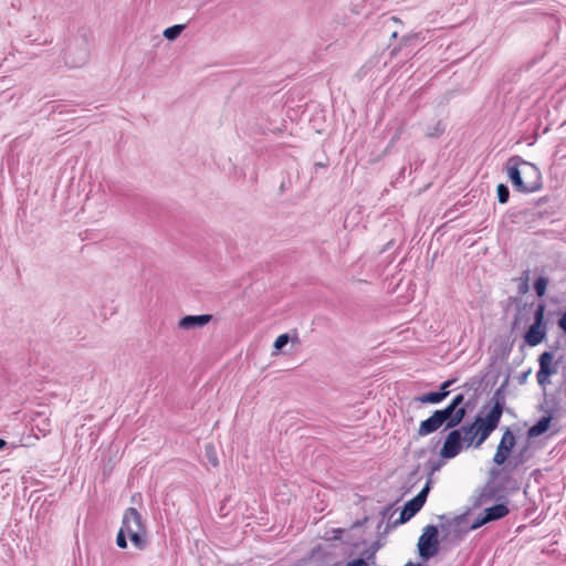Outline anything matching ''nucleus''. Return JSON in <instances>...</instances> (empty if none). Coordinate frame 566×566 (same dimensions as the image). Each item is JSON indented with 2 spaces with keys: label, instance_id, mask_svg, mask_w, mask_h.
Here are the masks:
<instances>
[{
  "label": "nucleus",
  "instance_id": "1",
  "mask_svg": "<svg viewBox=\"0 0 566 566\" xmlns=\"http://www.w3.org/2000/svg\"><path fill=\"white\" fill-rule=\"evenodd\" d=\"M506 171L513 188L518 192L532 193L542 188L539 169L521 157L510 158L506 163Z\"/></svg>",
  "mask_w": 566,
  "mask_h": 566
},
{
  "label": "nucleus",
  "instance_id": "2",
  "mask_svg": "<svg viewBox=\"0 0 566 566\" xmlns=\"http://www.w3.org/2000/svg\"><path fill=\"white\" fill-rule=\"evenodd\" d=\"M127 537L140 551L146 549L148 546L146 522L135 507L125 510L122 526L116 536V545L122 549L127 548Z\"/></svg>",
  "mask_w": 566,
  "mask_h": 566
},
{
  "label": "nucleus",
  "instance_id": "3",
  "mask_svg": "<svg viewBox=\"0 0 566 566\" xmlns=\"http://www.w3.org/2000/svg\"><path fill=\"white\" fill-rule=\"evenodd\" d=\"M470 510H465L462 514L455 515L452 518H448L447 515H439L438 518L441 521L440 528L442 533V539L449 543H458L471 531L478 530L473 527V522L469 524Z\"/></svg>",
  "mask_w": 566,
  "mask_h": 566
},
{
  "label": "nucleus",
  "instance_id": "4",
  "mask_svg": "<svg viewBox=\"0 0 566 566\" xmlns=\"http://www.w3.org/2000/svg\"><path fill=\"white\" fill-rule=\"evenodd\" d=\"M548 319L546 317V303L541 300L533 311V323L523 334L524 343L530 347L542 344L547 337Z\"/></svg>",
  "mask_w": 566,
  "mask_h": 566
},
{
  "label": "nucleus",
  "instance_id": "5",
  "mask_svg": "<svg viewBox=\"0 0 566 566\" xmlns=\"http://www.w3.org/2000/svg\"><path fill=\"white\" fill-rule=\"evenodd\" d=\"M439 527L433 524H428L423 527L422 534L418 538L417 552L420 560L423 563L429 562L431 558L437 556L440 551V538Z\"/></svg>",
  "mask_w": 566,
  "mask_h": 566
},
{
  "label": "nucleus",
  "instance_id": "6",
  "mask_svg": "<svg viewBox=\"0 0 566 566\" xmlns=\"http://www.w3.org/2000/svg\"><path fill=\"white\" fill-rule=\"evenodd\" d=\"M335 552L332 547L324 548L321 545L314 547L308 555L298 559L296 566H338Z\"/></svg>",
  "mask_w": 566,
  "mask_h": 566
},
{
  "label": "nucleus",
  "instance_id": "7",
  "mask_svg": "<svg viewBox=\"0 0 566 566\" xmlns=\"http://www.w3.org/2000/svg\"><path fill=\"white\" fill-rule=\"evenodd\" d=\"M510 500L496 501L495 504L485 507L473 520V527H482L483 525L492 522L500 521L510 514L509 509Z\"/></svg>",
  "mask_w": 566,
  "mask_h": 566
},
{
  "label": "nucleus",
  "instance_id": "8",
  "mask_svg": "<svg viewBox=\"0 0 566 566\" xmlns=\"http://www.w3.org/2000/svg\"><path fill=\"white\" fill-rule=\"evenodd\" d=\"M483 410H481L474 419V424L476 426L478 439L474 443V448H479L482 443L486 441V439L491 436V433L499 427L501 417L493 415L491 412H486L482 416Z\"/></svg>",
  "mask_w": 566,
  "mask_h": 566
},
{
  "label": "nucleus",
  "instance_id": "9",
  "mask_svg": "<svg viewBox=\"0 0 566 566\" xmlns=\"http://www.w3.org/2000/svg\"><path fill=\"white\" fill-rule=\"evenodd\" d=\"M515 444V434L510 428H506L502 434L500 443L497 444L496 452L493 457V462L499 467L504 465L512 457Z\"/></svg>",
  "mask_w": 566,
  "mask_h": 566
},
{
  "label": "nucleus",
  "instance_id": "10",
  "mask_svg": "<svg viewBox=\"0 0 566 566\" xmlns=\"http://www.w3.org/2000/svg\"><path fill=\"white\" fill-rule=\"evenodd\" d=\"M450 431L444 438L443 446L440 450V458L442 460H450L455 458L464 448L463 437L460 436L459 430L449 429Z\"/></svg>",
  "mask_w": 566,
  "mask_h": 566
},
{
  "label": "nucleus",
  "instance_id": "11",
  "mask_svg": "<svg viewBox=\"0 0 566 566\" xmlns=\"http://www.w3.org/2000/svg\"><path fill=\"white\" fill-rule=\"evenodd\" d=\"M490 476L495 482L496 486L500 489V493L502 495H505L506 499H509L510 494L520 490L517 481L505 472V468H503L502 470L497 468H492L490 470Z\"/></svg>",
  "mask_w": 566,
  "mask_h": 566
},
{
  "label": "nucleus",
  "instance_id": "12",
  "mask_svg": "<svg viewBox=\"0 0 566 566\" xmlns=\"http://www.w3.org/2000/svg\"><path fill=\"white\" fill-rule=\"evenodd\" d=\"M562 394L560 389L549 396L545 394V402L539 406L542 411L552 415L555 420L566 416V401H563Z\"/></svg>",
  "mask_w": 566,
  "mask_h": 566
},
{
  "label": "nucleus",
  "instance_id": "13",
  "mask_svg": "<svg viewBox=\"0 0 566 566\" xmlns=\"http://www.w3.org/2000/svg\"><path fill=\"white\" fill-rule=\"evenodd\" d=\"M440 417L441 422L444 424V430L458 428L465 418V407L455 409L451 405H447L442 409L436 410Z\"/></svg>",
  "mask_w": 566,
  "mask_h": 566
},
{
  "label": "nucleus",
  "instance_id": "14",
  "mask_svg": "<svg viewBox=\"0 0 566 566\" xmlns=\"http://www.w3.org/2000/svg\"><path fill=\"white\" fill-rule=\"evenodd\" d=\"M212 319V314L185 315L179 319L178 327L184 331L202 328Z\"/></svg>",
  "mask_w": 566,
  "mask_h": 566
},
{
  "label": "nucleus",
  "instance_id": "15",
  "mask_svg": "<svg viewBox=\"0 0 566 566\" xmlns=\"http://www.w3.org/2000/svg\"><path fill=\"white\" fill-rule=\"evenodd\" d=\"M523 295L518 294L510 296L507 302L510 305L515 306V313L511 323V331L514 332L520 328L522 323H528L530 317L525 318V305H523Z\"/></svg>",
  "mask_w": 566,
  "mask_h": 566
},
{
  "label": "nucleus",
  "instance_id": "16",
  "mask_svg": "<svg viewBox=\"0 0 566 566\" xmlns=\"http://www.w3.org/2000/svg\"><path fill=\"white\" fill-rule=\"evenodd\" d=\"M505 397L506 390L502 388H496L492 398L486 401V403L482 407V410L489 408L488 412L496 415L502 418V415L505 409Z\"/></svg>",
  "mask_w": 566,
  "mask_h": 566
},
{
  "label": "nucleus",
  "instance_id": "17",
  "mask_svg": "<svg viewBox=\"0 0 566 566\" xmlns=\"http://www.w3.org/2000/svg\"><path fill=\"white\" fill-rule=\"evenodd\" d=\"M426 503L422 501V496H413L412 499L408 500L399 515V523H407L410 521L424 505Z\"/></svg>",
  "mask_w": 566,
  "mask_h": 566
},
{
  "label": "nucleus",
  "instance_id": "18",
  "mask_svg": "<svg viewBox=\"0 0 566 566\" xmlns=\"http://www.w3.org/2000/svg\"><path fill=\"white\" fill-rule=\"evenodd\" d=\"M443 424L441 422L440 417L438 412L434 410L430 417L422 420L418 428V436L419 437H426L433 432H436L438 429H440Z\"/></svg>",
  "mask_w": 566,
  "mask_h": 566
},
{
  "label": "nucleus",
  "instance_id": "19",
  "mask_svg": "<svg viewBox=\"0 0 566 566\" xmlns=\"http://www.w3.org/2000/svg\"><path fill=\"white\" fill-rule=\"evenodd\" d=\"M555 420L552 415L545 413L527 430V438L534 439L541 437L546 433L552 424V421Z\"/></svg>",
  "mask_w": 566,
  "mask_h": 566
},
{
  "label": "nucleus",
  "instance_id": "20",
  "mask_svg": "<svg viewBox=\"0 0 566 566\" xmlns=\"http://www.w3.org/2000/svg\"><path fill=\"white\" fill-rule=\"evenodd\" d=\"M513 343L502 342L490 356L489 368H493L499 360L506 361L511 355Z\"/></svg>",
  "mask_w": 566,
  "mask_h": 566
},
{
  "label": "nucleus",
  "instance_id": "21",
  "mask_svg": "<svg viewBox=\"0 0 566 566\" xmlns=\"http://www.w3.org/2000/svg\"><path fill=\"white\" fill-rule=\"evenodd\" d=\"M460 432V436L463 437V443L467 448L474 446L478 433H476V426L474 422L462 424L457 428Z\"/></svg>",
  "mask_w": 566,
  "mask_h": 566
},
{
  "label": "nucleus",
  "instance_id": "22",
  "mask_svg": "<svg viewBox=\"0 0 566 566\" xmlns=\"http://www.w3.org/2000/svg\"><path fill=\"white\" fill-rule=\"evenodd\" d=\"M489 377V374L483 375L482 377L473 376L468 381L462 385L467 391L472 390L475 398H479L481 389L483 390V384L485 379Z\"/></svg>",
  "mask_w": 566,
  "mask_h": 566
},
{
  "label": "nucleus",
  "instance_id": "23",
  "mask_svg": "<svg viewBox=\"0 0 566 566\" xmlns=\"http://www.w3.org/2000/svg\"><path fill=\"white\" fill-rule=\"evenodd\" d=\"M446 399L443 396V391H440L439 389L436 391H428L423 395L417 396L413 398L415 401L421 402V403H429V405H437L442 402Z\"/></svg>",
  "mask_w": 566,
  "mask_h": 566
},
{
  "label": "nucleus",
  "instance_id": "24",
  "mask_svg": "<svg viewBox=\"0 0 566 566\" xmlns=\"http://www.w3.org/2000/svg\"><path fill=\"white\" fill-rule=\"evenodd\" d=\"M481 491L486 495V499H489V501L494 500L496 502L507 500L505 495H502L500 493V489L496 486L495 482L492 479L486 482V484L481 489Z\"/></svg>",
  "mask_w": 566,
  "mask_h": 566
},
{
  "label": "nucleus",
  "instance_id": "25",
  "mask_svg": "<svg viewBox=\"0 0 566 566\" xmlns=\"http://www.w3.org/2000/svg\"><path fill=\"white\" fill-rule=\"evenodd\" d=\"M382 535L379 533L377 539L371 543V545L363 552V556H365L371 564L375 563L376 553L385 545L382 541Z\"/></svg>",
  "mask_w": 566,
  "mask_h": 566
},
{
  "label": "nucleus",
  "instance_id": "26",
  "mask_svg": "<svg viewBox=\"0 0 566 566\" xmlns=\"http://www.w3.org/2000/svg\"><path fill=\"white\" fill-rule=\"evenodd\" d=\"M539 368L545 369H557V364L554 363V353L553 350H545L538 356Z\"/></svg>",
  "mask_w": 566,
  "mask_h": 566
},
{
  "label": "nucleus",
  "instance_id": "27",
  "mask_svg": "<svg viewBox=\"0 0 566 566\" xmlns=\"http://www.w3.org/2000/svg\"><path fill=\"white\" fill-rule=\"evenodd\" d=\"M549 280L545 275H539L534 280L533 289L536 293V295L542 298L545 296L547 286H548Z\"/></svg>",
  "mask_w": 566,
  "mask_h": 566
},
{
  "label": "nucleus",
  "instance_id": "28",
  "mask_svg": "<svg viewBox=\"0 0 566 566\" xmlns=\"http://www.w3.org/2000/svg\"><path fill=\"white\" fill-rule=\"evenodd\" d=\"M557 373V369L538 368L536 379L539 386L545 387L549 382V377Z\"/></svg>",
  "mask_w": 566,
  "mask_h": 566
},
{
  "label": "nucleus",
  "instance_id": "29",
  "mask_svg": "<svg viewBox=\"0 0 566 566\" xmlns=\"http://www.w3.org/2000/svg\"><path fill=\"white\" fill-rule=\"evenodd\" d=\"M184 29H185L184 24H176V25L169 27L164 31V36L170 41L175 40L182 32Z\"/></svg>",
  "mask_w": 566,
  "mask_h": 566
},
{
  "label": "nucleus",
  "instance_id": "30",
  "mask_svg": "<svg viewBox=\"0 0 566 566\" xmlns=\"http://www.w3.org/2000/svg\"><path fill=\"white\" fill-rule=\"evenodd\" d=\"M446 130V125L442 120H438L433 127L429 128L427 132V137L437 138L440 137Z\"/></svg>",
  "mask_w": 566,
  "mask_h": 566
},
{
  "label": "nucleus",
  "instance_id": "31",
  "mask_svg": "<svg viewBox=\"0 0 566 566\" xmlns=\"http://www.w3.org/2000/svg\"><path fill=\"white\" fill-rule=\"evenodd\" d=\"M291 342V337L287 333L281 334L274 340L273 347L275 352H282L283 348Z\"/></svg>",
  "mask_w": 566,
  "mask_h": 566
},
{
  "label": "nucleus",
  "instance_id": "32",
  "mask_svg": "<svg viewBox=\"0 0 566 566\" xmlns=\"http://www.w3.org/2000/svg\"><path fill=\"white\" fill-rule=\"evenodd\" d=\"M471 500H472V505L467 509V510H470V512L472 510H475V509L482 506L484 503H486L489 501V499H486V495L482 491H480V493L478 495L472 496Z\"/></svg>",
  "mask_w": 566,
  "mask_h": 566
},
{
  "label": "nucleus",
  "instance_id": "33",
  "mask_svg": "<svg viewBox=\"0 0 566 566\" xmlns=\"http://www.w3.org/2000/svg\"><path fill=\"white\" fill-rule=\"evenodd\" d=\"M496 192H497L499 202L506 203L509 200V197H510L509 188L505 185L500 184L496 188Z\"/></svg>",
  "mask_w": 566,
  "mask_h": 566
},
{
  "label": "nucleus",
  "instance_id": "34",
  "mask_svg": "<svg viewBox=\"0 0 566 566\" xmlns=\"http://www.w3.org/2000/svg\"><path fill=\"white\" fill-rule=\"evenodd\" d=\"M420 467L418 465L415 470H412L406 480V483L409 484L408 491L421 479L419 475Z\"/></svg>",
  "mask_w": 566,
  "mask_h": 566
},
{
  "label": "nucleus",
  "instance_id": "35",
  "mask_svg": "<svg viewBox=\"0 0 566 566\" xmlns=\"http://www.w3.org/2000/svg\"><path fill=\"white\" fill-rule=\"evenodd\" d=\"M392 506H394V504H388V505L384 506L380 510L379 514H380L381 518H380V521L377 524V531L378 532L380 531V528H381V526L384 524L385 518L390 514V512L392 510Z\"/></svg>",
  "mask_w": 566,
  "mask_h": 566
},
{
  "label": "nucleus",
  "instance_id": "36",
  "mask_svg": "<svg viewBox=\"0 0 566 566\" xmlns=\"http://www.w3.org/2000/svg\"><path fill=\"white\" fill-rule=\"evenodd\" d=\"M526 450H527V444L525 447H523L515 455H513V461H514L513 468H517L518 465L524 463V461H525L524 453L526 452Z\"/></svg>",
  "mask_w": 566,
  "mask_h": 566
},
{
  "label": "nucleus",
  "instance_id": "37",
  "mask_svg": "<svg viewBox=\"0 0 566 566\" xmlns=\"http://www.w3.org/2000/svg\"><path fill=\"white\" fill-rule=\"evenodd\" d=\"M464 400H465V395L463 392L461 394H458L455 395L451 401L449 402V405H451L452 407H454L455 409H461V406L464 405Z\"/></svg>",
  "mask_w": 566,
  "mask_h": 566
},
{
  "label": "nucleus",
  "instance_id": "38",
  "mask_svg": "<svg viewBox=\"0 0 566 566\" xmlns=\"http://www.w3.org/2000/svg\"><path fill=\"white\" fill-rule=\"evenodd\" d=\"M442 465V459L441 460H428L427 468L429 470L428 474L431 475L436 471H439Z\"/></svg>",
  "mask_w": 566,
  "mask_h": 566
},
{
  "label": "nucleus",
  "instance_id": "39",
  "mask_svg": "<svg viewBox=\"0 0 566 566\" xmlns=\"http://www.w3.org/2000/svg\"><path fill=\"white\" fill-rule=\"evenodd\" d=\"M457 381L455 378H450V379H447L446 381H443L440 386H439V390L440 391H443V396L447 398L450 394V390L449 388Z\"/></svg>",
  "mask_w": 566,
  "mask_h": 566
},
{
  "label": "nucleus",
  "instance_id": "40",
  "mask_svg": "<svg viewBox=\"0 0 566 566\" xmlns=\"http://www.w3.org/2000/svg\"><path fill=\"white\" fill-rule=\"evenodd\" d=\"M369 560L365 557H357L346 563L345 566H368Z\"/></svg>",
  "mask_w": 566,
  "mask_h": 566
},
{
  "label": "nucleus",
  "instance_id": "41",
  "mask_svg": "<svg viewBox=\"0 0 566 566\" xmlns=\"http://www.w3.org/2000/svg\"><path fill=\"white\" fill-rule=\"evenodd\" d=\"M431 490V480L429 479L424 486L421 489V491L416 495L418 497H421L422 496V501L426 503L427 502V499H428V494Z\"/></svg>",
  "mask_w": 566,
  "mask_h": 566
},
{
  "label": "nucleus",
  "instance_id": "42",
  "mask_svg": "<svg viewBox=\"0 0 566 566\" xmlns=\"http://www.w3.org/2000/svg\"><path fill=\"white\" fill-rule=\"evenodd\" d=\"M500 375H501V369L496 370V373L492 376V379H488L486 378L485 381H484L485 385L483 387V390H486V388L489 386L493 387L496 384Z\"/></svg>",
  "mask_w": 566,
  "mask_h": 566
},
{
  "label": "nucleus",
  "instance_id": "43",
  "mask_svg": "<svg viewBox=\"0 0 566 566\" xmlns=\"http://www.w3.org/2000/svg\"><path fill=\"white\" fill-rule=\"evenodd\" d=\"M401 524H402V523H399V518H398V520H396V521H394V522L388 521V523H387V525H386V527H385L384 532H382V533H380V534H381L382 536H385V535H386V534H388L392 528H395V527H397V526H399V525H401Z\"/></svg>",
  "mask_w": 566,
  "mask_h": 566
},
{
  "label": "nucleus",
  "instance_id": "44",
  "mask_svg": "<svg viewBox=\"0 0 566 566\" xmlns=\"http://www.w3.org/2000/svg\"><path fill=\"white\" fill-rule=\"evenodd\" d=\"M476 399L478 398H475V395H473L470 399L464 400V405L462 407H465V416L474 407Z\"/></svg>",
  "mask_w": 566,
  "mask_h": 566
},
{
  "label": "nucleus",
  "instance_id": "45",
  "mask_svg": "<svg viewBox=\"0 0 566 566\" xmlns=\"http://www.w3.org/2000/svg\"><path fill=\"white\" fill-rule=\"evenodd\" d=\"M530 290V284L526 283V281H521L518 282V285H517V293L521 294V295H525Z\"/></svg>",
  "mask_w": 566,
  "mask_h": 566
},
{
  "label": "nucleus",
  "instance_id": "46",
  "mask_svg": "<svg viewBox=\"0 0 566 566\" xmlns=\"http://www.w3.org/2000/svg\"><path fill=\"white\" fill-rule=\"evenodd\" d=\"M557 325L566 334V310L558 317Z\"/></svg>",
  "mask_w": 566,
  "mask_h": 566
},
{
  "label": "nucleus",
  "instance_id": "47",
  "mask_svg": "<svg viewBox=\"0 0 566 566\" xmlns=\"http://www.w3.org/2000/svg\"><path fill=\"white\" fill-rule=\"evenodd\" d=\"M531 373H532V369H531V368H530V369H527V370H525V371H523V373H521V374L517 376V382H518L520 385H524V384L526 382V380H527V378H528V376H530V374H531Z\"/></svg>",
  "mask_w": 566,
  "mask_h": 566
},
{
  "label": "nucleus",
  "instance_id": "48",
  "mask_svg": "<svg viewBox=\"0 0 566 566\" xmlns=\"http://www.w3.org/2000/svg\"><path fill=\"white\" fill-rule=\"evenodd\" d=\"M537 303H535L534 301L532 302H528L527 300H523V305H525V318L526 317H530L528 316V312L535 306H536Z\"/></svg>",
  "mask_w": 566,
  "mask_h": 566
},
{
  "label": "nucleus",
  "instance_id": "49",
  "mask_svg": "<svg viewBox=\"0 0 566 566\" xmlns=\"http://www.w3.org/2000/svg\"><path fill=\"white\" fill-rule=\"evenodd\" d=\"M368 521H369V517H368V516H364L361 520H357V521L352 525V527H353V528L361 527V526H364Z\"/></svg>",
  "mask_w": 566,
  "mask_h": 566
},
{
  "label": "nucleus",
  "instance_id": "50",
  "mask_svg": "<svg viewBox=\"0 0 566 566\" xmlns=\"http://www.w3.org/2000/svg\"><path fill=\"white\" fill-rule=\"evenodd\" d=\"M510 377H511V374H510V369L507 370L502 384L500 385L499 388H502L503 390H506L507 386H509V382H510Z\"/></svg>",
  "mask_w": 566,
  "mask_h": 566
},
{
  "label": "nucleus",
  "instance_id": "51",
  "mask_svg": "<svg viewBox=\"0 0 566 566\" xmlns=\"http://www.w3.org/2000/svg\"><path fill=\"white\" fill-rule=\"evenodd\" d=\"M438 252H439V251H438V250H436V251H434V253L432 254L431 259H430V260H428V259L426 260V262H427V265H426V266H427L428 269H432V268H433L434 260L438 258Z\"/></svg>",
  "mask_w": 566,
  "mask_h": 566
},
{
  "label": "nucleus",
  "instance_id": "52",
  "mask_svg": "<svg viewBox=\"0 0 566 566\" xmlns=\"http://www.w3.org/2000/svg\"><path fill=\"white\" fill-rule=\"evenodd\" d=\"M517 280H518V282L526 281V283L530 284V270L523 271L522 275Z\"/></svg>",
  "mask_w": 566,
  "mask_h": 566
},
{
  "label": "nucleus",
  "instance_id": "53",
  "mask_svg": "<svg viewBox=\"0 0 566 566\" xmlns=\"http://www.w3.org/2000/svg\"><path fill=\"white\" fill-rule=\"evenodd\" d=\"M349 545H352L353 547L355 548H358L360 545H365L366 544V541L365 539H359V541H356V542H347Z\"/></svg>",
  "mask_w": 566,
  "mask_h": 566
},
{
  "label": "nucleus",
  "instance_id": "54",
  "mask_svg": "<svg viewBox=\"0 0 566 566\" xmlns=\"http://www.w3.org/2000/svg\"><path fill=\"white\" fill-rule=\"evenodd\" d=\"M333 533H334L333 539H340V535L344 533V530L336 528L333 531Z\"/></svg>",
  "mask_w": 566,
  "mask_h": 566
},
{
  "label": "nucleus",
  "instance_id": "55",
  "mask_svg": "<svg viewBox=\"0 0 566 566\" xmlns=\"http://www.w3.org/2000/svg\"><path fill=\"white\" fill-rule=\"evenodd\" d=\"M559 348V342H556L555 344L551 345V350H553V353L555 350H557Z\"/></svg>",
  "mask_w": 566,
  "mask_h": 566
},
{
  "label": "nucleus",
  "instance_id": "56",
  "mask_svg": "<svg viewBox=\"0 0 566 566\" xmlns=\"http://www.w3.org/2000/svg\"><path fill=\"white\" fill-rule=\"evenodd\" d=\"M7 441L2 438H0V450L4 449L7 447Z\"/></svg>",
  "mask_w": 566,
  "mask_h": 566
},
{
  "label": "nucleus",
  "instance_id": "57",
  "mask_svg": "<svg viewBox=\"0 0 566 566\" xmlns=\"http://www.w3.org/2000/svg\"><path fill=\"white\" fill-rule=\"evenodd\" d=\"M210 462L216 467L218 465V460L216 457H213V459H210Z\"/></svg>",
  "mask_w": 566,
  "mask_h": 566
},
{
  "label": "nucleus",
  "instance_id": "58",
  "mask_svg": "<svg viewBox=\"0 0 566 566\" xmlns=\"http://www.w3.org/2000/svg\"><path fill=\"white\" fill-rule=\"evenodd\" d=\"M413 566H426V563L421 560L419 563H413Z\"/></svg>",
  "mask_w": 566,
  "mask_h": 566
},
{
  "label": "nucleus",
  "instance_id": "59",
  "mask_svg": "<svg viewBox=\"0 0 566 566\" xmlns=\"http://www.w3.org/2000/svg\"><path fill=\"white\" fill-rule=\"evenodd\" d=\"M128 525H129V527H134V528H136V526H135V524H134V520H132V518H130V521H129V524H128Z\"/></svg>",
  "mask_w": 566,
  "mask_h": 566
},
{
  "label": "nucleus",
  "instance_id": "60",
  "mask_svg": "<svg viewBox=\"0 0 566 566\" xmlns=\"http://www.w3.org/2000/svg\"><path fill=\"white\" fill-rule=\"evenodd\" d=\"M504 412L512 413V409L505 406Z\"/></svg>",
  "mask_w": 566,
  "mask_h": 566
},
{
  "label": "nucleus",
  "instance_id": "61",
  "mask_svg": "<svg viewBox=\"0 0 566 566\" xmlns=\"http://www.w3.org/2000/svg\"><path fill=\"white\" fill-rule=\"evenodd\" d=\"M403 566H413V562L409 560L407 564H405Z\"/></svg>",
  "mask_w": 566,
  "mask_h": 566
}]
</instances>
